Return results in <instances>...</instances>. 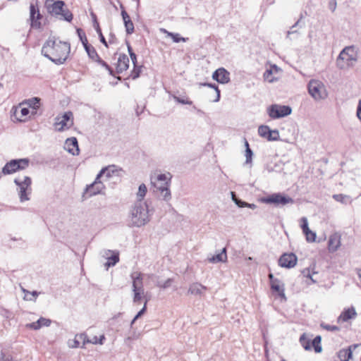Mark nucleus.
Returning <instances> with one entry per match:
<instances>
[{
	"label": "nucleus",
	"instance_id": "obj_64",
	"mask_svg": "<svg viewBox=\"0 0 361 361\" xmlns=\"http://www.w3.org/2000/svg\"><path fill=\"white\" fill-rule=\"evenodd\" d=\"M272 71L271 70H267L264 73V78H268L269 75H271Z\"/></svg>",
	"mask_w": 361,
	"mask_h": 361
},
{
	"label": "nucleus",
	"instance_id": "obj_48",
	"mask_svg": "<svg viewBox=\"0 0 361 361\" xmlns=\"http://www.w3.org/2000/svg\"><path fill=\"white\" fill-rule=\"evenodd\" d=\"M173 39L174 42H186L187 39L182 37L178 33H169V34Z\"/></svg>",
	"mask_w": 361,
	"mask_h": 361
},
{
	"label": "nucleus",
	"instance_id": "obj_56",
	"mask_svg": "<svg viewBox=\"0 0 361 361\" xmlns=\"http://www.w3.org/2000/svg\"><path fill=\"white\" fill-rule=\"evenodd\" d=\"M29 294L32 295L35 298H34V299H32V298H27V296L25 295V296L24 297V299H25V300H35L36 298L39 295V293H38L37 291H36V290H34V291H32V292H30V293H29Z\"/></svg>",
	"mask_w": 361,
	"mask_h": 361
},
{
	"label": "nucleus",
	"instance_id": "obj_1",
	"mask_svg": "<svg viewBox=\"0 0 361 361\" xmlns=\"http://www.w3.org/2000/svg\"><path fill=\"white\" fill-rule=\"evenodd\" d=\"M71 45L68 42H62L54 37H49L42 48V54L55 64L61 65L68 59Z\"/></svg>",
	"mask_w": 361,
	"mask_h": 361
},
{
	"label": "nucleus",
	"instance_id": "obj_2",
	"mask_svg": "<svg viewBox=\"0 0 361 361\" xmlns=\"http://www.w3.org/2000/svg\"><path fill=\"white\" fill-rule=\"evenodd\" d=\"M129 226L141 227L150 221L148 206L145 202L137 201L129 213Z\"/></svg>",
	"mask_w": 361,
	"mask_h": 361
},
{
	"label": "nucleus",
	"instance_id": "obj_22",
	"mask_svg": "<svg viewBox=\"0 0 361 361\" xmlns=\"http://www.w3.org/2000/svg\"><path fill=\"white\" fill-rule=\"evenodd\" d=\"M129 67V59L125 54H121L116 63V72L121 73L126 71Z\"/></svg>",
	"mask_w": 361,
	"mask_h": 361
},
{
	"label": "nucleus",
	"instance_id": "obj_49",
	"mask_svg": "<svg viewBox=\"0 0 361 361\" xmlns=\"http://www.w3.org/2000/svg\"><path fill=\"white\" fill-rule=\"evenodd\" d=\"M68 346L71 348H76L79 347V341L75 336L74 339H69L67 342Z\"/></svg>",
	"mask_w": 361,
	"mask_h": 361
},
{
	"label": "nucleus",
	"instance_id": "obj_16",
	"mask_svg": "<svg viewBox=\"0 0 361 361\" xmlns=\"http://www.w3.org/2000/svg\"><path fill=\"white\" fill-rule=\"evenodd\" d=\"M212 78L219 83L226 84L230 81V73L225 68H220L214 72Z\"/></svg>",
	"mask_w": 361,
	"mask_h": 361
},
{
	"label": "nucleus",
	"instance_id": "obj_52",
	"mask_svg": "<svg viewBox=\"0 0 361 361\" xmlns=\"http://www.w3.org/2000/svg\"><path fill=\"white\" fill-rule=\"evenodd\" d=\"M114 251L115 250H104L101 252V255L104 258L108 259Z\"/></svg>",
	"mask_w": 361,
	"mask_h": 361
},
{
	"label": "nucleus",
	"instance_id": "obj_53",
	"mask_svg": "<svg viewBox=\"0 0 361 361\" xmlns=\"http://www.w3.org/2000/svg\"><path fill=\"white\" fill-rule=\"evenodd\" d=\"M328 6H329V8L332 12H334L336 8V6H337L336 1V0H331V1H329Z\"/></svg>",
	"mask_w": 361,
	"mask_h": 361
},
{
	"label": "nucleus",
	"instance_id": "obj_58",
	"mask_svg": "<svg viewBox=\"0 0 361 361\" xmlns=\"http://www.w3.org/2000/svg\"><path fill=\"white\" fill-rule=\"evenodd\" d=\"M99 39H100V42L106 47H108V44H107V42L104 38V37L103 36L102 33H100V35H99Z\"/></svg>",
	"mask_w": 361,
	"mask_h": 361
},
{
	"label": "nucleus",
	"instance_id": "obj_9",
	"mask_svg": "<svg viewBox=\"0 0 361 361\" xmlns=\"http://www.w3.org/2000/svg\"><path fill=\"white\" fill-rule=\"evenodd\" d=\"M73 126V115L71 111H66L62 116L55 118L54 126L58 131H63Z\"/></svg>",
	"mask_w": 361,
	"mask_h": 361
},
{
	"label": "nucleus",
	"instance_id": "obj_36",
	"mask_svg": "<svg viewBox=\"0 0 361 361\" xmlns=\"http://www.w3.org/2000/svg\"><path fill=\"white\" fill-rule=\"evenodd\" d=\"M269 141H277L280 139L279 132L278 130H270L267 138Z\"/></svg>",
	"mask_w": 361,
	"mask_h": 361
},
{
	"label": "nucleus",
	"instance_id": "obj_31",
	"mask_svg": "<svg viewBox=\"0 0 361 361\" xmlns=\"http://www.w3.org/2000/svg\"><path fill=\"white\" fill-rule=\"evenodd\" d=\"M300 343L306 350L312 349L311 341L308 338L305 334H303L300 338Z\"/></svg>",
	"mask_w": 361,
	"mask_h": 361
},
{
	"label": "nucleus",
	"instance_id": "obj_21",
	"mask_svg": "<svg viewBox=\"0 0 361 361\" xmlns=\"http://www.w3.org/2000/svg\"><path fill=\"white\" fill-rule=\"evenodd\" d=\"M121 8V16L126 27V31L128 35H131L134 32V25L128 13L126 11L123 6L120 5Z\"/></svg>",
	"mask_w": 361,
	"mask_h": 361
},
{
	"label": "nucleus",
	"instance_id": "obj_30",
	"mask_svg": "<svg viewBox=\"0 0 361 361\" xmlns=\"http://www.w3.org/2000/svg\"><path fill=\"white\" fill-rule=\"evenodd\" d=\"M86 52L87 53L89 57L92 59L94 61H97L99 56L97 54V52L96 51L95 49L90 44H85L84 47Z\"/></svg>",
	"mask_w": 361,
	"mask_h": 361
},
{
	"label": "nucleus",
	"instance_id": "obj_32",
	"mask_svg": "<svg viewBox=\"0 0 361 361\" xmlns=\"http://www.w3.org/2000/svg\"><path fill=\"white\" fill-rule=\"evenodd\" d=\"M321 341L322 337L320 336H317L311 342V345L314 348L316 353H321L322 351Z\"/></svg>",
	"mask_w": 361,
	"mask_h": 361
},
{
	"label": "nucleus",
	"instance_id": "obj_25",
	"mask_svg": "<svg viewBox=\"0 0 361 361\" xmlns=\"http://www.w3.org/2000/svg\"><path fill=\"white\" fill-rule=\"evenodd\" d=\"M130 277L133 280V288L144 289L142 273L134 271L131 274Z\"/></svg>",
	"mask_w": 361,
	"mask_h": 361
},
{
	"label": "nucleus",
	"instance_id": "obj_8",
	"mask_svg": "<svg viewBox=\"0 0 361 361\" xmlns=\"http://www.w3.org/2000/svg\"><path fill=\"white\" fill-rule=\"evenodd\" d=\"M307 87L310 94L316 100L324 99L327 96L324 84L318 80H311Z\"/></svg>",
	"mask_w": 361,
	"mask_h": 361
},
{
	"label": "nucleus",
	"instance_id": "obj_28",
	"mask_svg": "<svg viewBox=\"0 0 361 361\" xmlns=\"http://www.w3.org/2000/svg\"><path fill=\"white\" fill-rule=\"evenodd\" d=\"M50 324V319L40 317L37 322L28 324V326L32 329L37 330L42 326H49Z\"/></svg>",
	"mask_w": 361,
	"mask_h": 361
},
{
	"label": "nucleus",
	"instance_id": "obj_34",
	"mask_svg": "<svg viewBox=\"0 0 361 361\" xmlns=\"http://www.w3.org/2000/svg\"><path fill=\"white\" fill-rule=\"evenodd\" d=\"M39 101L40 99L38 97H33L32 99H27L25 103L27 104L29 107L36 110L39 106Z\"/></svg>",
	"mask_w": 361,
	"mask_h": 361
},
{
	"label": "nucleus",
	"instance_id": "obj_39",
	"mask_svg": "<svg viewBox=\"0 0 361 361\" xmlns=\"http://www.w3.org/2000/svg\"><path fill=\"white\" fill-rule=\"evenodd\" d=\"M270 130L267 126H260L258 128V133L261 137L267 138Z\"/></svg>",
	"mask_w": 361,
	"mask_h": 361
},
{
	"label": "nucleus",
	"instance_id": "obj_46",
	"mask_svg": "<svg viewBox=\"0 0 361 361\" xmlns=\"http://www.w3.org/2000/svg\"><path fill=\"white\" fill-rule=\"evenodd\" d=\"M245 156L246 159L245 164H251L253 156V152L250 147H247V149H245Z\"/></svg>",
	"mask_w": 361,
	"mask_h": 361
},
{
	"label": "nucleus",
	"instance_id": "obj_59",
	"mask_svg": "<svg viewBox=\"0 0 361 361\" xmlns=\"http://www.w3.org/2000/svg\"><path fill=\"white\" fill-rule=\"evenodd\" d=\"M76 338L79 341V342L82 341L83 338H85V334H78L75 335Z\"/></svg>",
	"mask_w": 361,
	"mask_h": 361
},
{
	"label": "nucleus",
	"instance_id": "obj_47",
	"mask_svg": "<svg viewBox=\"0 0 361 361\" xmlns=\"http://www.w3.org/2000/svg\"><path fill=\"white\" fill-rule=\"evenodd\" d=\"M96 61L99 64H100L102 66L104 67L109 71V73L111 75H114L113 69L104 61L101 59L100 57Z\"/></svg>",
	"mask_w": 361,
	"mask_h": 361
},
{
	"label": "nucleus",
	"instance_id": "obj_54",
	"mask_svg": "<svg viewBox=\"0 0 361 361\" xmlns=\"http://www.w3.org/2000/svg\"><path fill=\"white\" fill-rule=\"evenodd\" d=\"M30 113V111L28 109V108H22L20 109V114H21V116H20V118H19L20 121H23V118L27 116Z\"/></svg>",
	"mask_w": 361,
	"mask_h": 361
},
{
	"label": "nucleus",
	"instance_id": "obj_44",
	"mask_svg": "<svg viewBox=\"0 0 361 361\" xmlns=\"http://www.w3.org/2000/svg\"><path fill=\"white\" fill-rule=\"evenodd\" d=\"M231 197L233 201L239 207H245L247 205V202L242 201L241 200L236 197L234 192H231Z\"/></svg>",
	"mask_w": 361,
	"mask_h": 361
},
{
	"label": "nucleus",
	"instance_id": "obj_14",
	"mask_svg": "<svg viewBox=\"0 0 361 361\" xmlns=\"http://www.w3.org/2000/svg\"><path fill=\"white\" fill-rule=\"evenodd\" d=\"M297 261V256L294 253H284L280 257L279 264L281 267L290 269L296 265Z\"/></svg>",
	"mask_w": 361,
	"mask_h": 361
},
{
	"label": "nucleus",
	"instance_id": "obj_15",
	"mask_svg": "<svg viewBox=\"0 0 361 361\" xmlns=\"http://www.w3.org/2000/svg\"><path fill=\"white\" fill-rule=\"evenodd\" d=\"M300 227L302 230L303 233L305 235L306 240L308 243H313L316 240V233L313 232L309 228L308 221L306 217H302L300 219Z\"/></svg>",
	"mask_w": 361,
	"mask_h": 361
},
{
	"label": "nucleus",
	"instance_id": "obj_13",
	"mask_svg": "<svg viewBox=\"0 0 361 361\" xmlns=\"http://www.w3.org/2000/svg\"><path fill=\"white\" fill-rule=\"evenodd\" d=\"M42 16L40 14L37 5H35L33 3L30 4V20L31 21V27L35 29H39L41 27L40 20Z\"/></svg>",
	"mask_w": 361,
	"mask_h": 361
},
{
	"label": "nucleus",
	"instance_id": "obj_29",
	"mask_svg": "<svg viewBox=\"0 0 361 361\" xmlns=\"http://www.w3.org/2000/svg\"><path fill=\"white\" fill-rule=\"evenodd\" d=\"M107 262L104 264L106 269L115 266L119 262V252L115 250L111 256L106 259Z\"/></svg>",
	"mask_w": 361,
	"mask_h": 361
},
{
	"label": "nucleus",
	"instance_id": "obj_11",
	"mask_svg": "<svg viewBox=\"0 0 361 361\" xmlns=\"http://www.w3.org/2000/svg\"><path fill=\"white\" fill-rule=\"evenodd\" d=\"M100 178L98 176H97L94 181L87 185L82 193V198L87 199L88 197H92L94 195L100 194L103 190L105 189V185L100 180Z\"/></svg>",
	"mask_w": 361,
	"mask_h": 361
},
{
	"label": "nucleus",
	"instance_id": "obj_4",
	"mask_svg": "<svg viewBox=\"0 0 361 361\" xmlns=\"http://www.w3.org/2000/svg\"><path fill=\"white\" fill-rule=\"evenodd\" d=\"M171 179V175L170 173L167 174H154L150 176L152 185L161 192L163 199L166 201L169 200L171 197L169 190Z\"/></svg>",
	"mask_w": 361,
	"mask_h": 361
},
{
	"label": "nucleus",
	"instance_id": "obj_55",
	"mask_svg": "<svg viewBox=\"0 0 361 361\" xmlns=\"http://www.w3.org/2000/svg\"><path fill=\"white\" fill-rule=\"evenodd\" d=\"M92 16L94 18V27L96 29V31L98 33V35H100V33H102V30H101V29L99 27V23H97V21L96 20V16L93 13H92Z\"/></svg>",
	"mask_w": 361,
	"mask_h": 361
},
{
	"label": "nucleus",
	"instance_id": "obj_50",
	"mask_svg": "<svg viewBox=\"0 0 361 361\" xmlns=\"http://www.w3.org/2000/svg\"><path fill=\"white\" fill-rule=\"evenodd\" d=\"M172 282H173L172 279H168L163 283L159 282L157 283V286L161 288L166 289V288H169L171 286Z\"/></svg>",
	"mask_w": 361,
	"mask_h": 361
},
{
	"label": "nucleus",
	"instance_id": "obj_23",
	"mask_svg": "<svg viewBox=\"0 0 361 361\" xmlns=\"http://www.w3.org/2000/svg\"><path fill=\"white\" fill-rule=\"evenodd\" d=\"M207 289V287L202 284L195 282L189 286L188 293L194 295L202 296L204 295V291Z\"/></svg>",
	"mask_w": 361,
	"mask_h": 361
},
{
	"label": "nucleus",
	"instance_id": "obj_10",
	"mask_svg": "<svg viewBox=\"0 0 361 361\" xmlns=\"http://www.w3.org/2000/svg\"><path fill=\"white\" fill-rule=\"evenodd\" d=\"M292 109L289 106L272 104L267 108V113L270 118L277 119L290 115Z\"/></svg>",
	"mask_w": 361,
	"mask_h": 361
},
{
	"label": "nucleus",
	"instance_id": "obj_20",
	"mask_svg": "<svg viewBox=\"0 0 361 361\" xmlns=\"http://www.w3.org/2000/svg\"><path fill=\"white\" fill-rule=\"evenodd\" d=\"M64 148L73 155H78L80 152L78 140L74 137L68 138L66 140Z\"/></svg>",
	"mask_w": 361,
	"mask_h": 361
},
{
	"label": "nucleus",
	"instance_id": "obj_61",
	"mask_svg": "<svg viewBox=\"0 0 361 361\" xmlns=\"http://www.w3.org/2000/svg\"><path fill=\"white\" fill-rule=\"evenodd\" d=\"M82 344L83 345L82 346V348H84V345L87 343H90V338H87V335L85 334V338H83L82 339Z\"/></svg>",
	"mask_w": 361,
	"mask_h": 361
},
{
	"label": "nucleus",
	"instance_id": "obj_12",
	"mask_svg": "<svg viewBox=\"0 0 361 361\" xmlns=\"http://www.w3.org/2000/svg\"><path fill=\"white\" fill-rule=\"evenodd\" d=\"M262 202L266 204H274L276 206L285 205L293 203V200L281 193H273L267 197H263Z\"/></svg>",
	"mask_w": 361,
	"mask_h": 361
},
{
	"label": "nucleus",
	"instance_id": "obj_57",
	"mask_svg": "<svg viewBox=\"0 0 361 361\" xmlns=\"http://www.w3.org/2000/svg\"><path fill=\"white\" fill-rule=\"evenodd\" d=\"M130 59H131V61L133 63L134 66L137 65V56H136V54L135 53H132L131 54H130Z\"/></svg>",
	"mask_w": 361,
	"mask_h": 361
},
{
	"label": "nucleus",
	"instance_id": "obj_62",
	"mask_svg": "<svg viewBox=\"0 0 361 361\" xmlns=\"http://www.w3.org/2000/svg\"><path fill=\"white\" fill-rule=\"evenodd\" d=\"M245 207H249L250 209H255L257 207V206L255 204H250L247 202V205H245Z\"/></svg>",
	"mask_w": 361,
	"mask_h": 361
},
{
	"label": "nucleus",
	"instance_id": "obj_24",
	"mask_svg": "<svg viewBox=\"0 0 361 361\" xmlns=\"http://www.w3.org/2000/svg\"><path fill=\"white\" fill-rule=\"evenodd\" d=\"M356 316L357 312L355 311V309L353 307H352L342 312L340 316L338 317L337 321L338 322H345L350 319L355 318Z\"/></svg>",
	"mask_w": 361,
	"mask_h": 361
},
{
	"label": "nucleus",
	"instance_id": "obj_60",
	"mask_svg": "<svg viewBox=\"0 0 361 361\" xmlns=\"http://www.w3.org/2000/svg\"><path fill=\"white\" fill-rule=\"evenodd\" d=\"M90 343L97 344L98 338L97 336H94L92 339H90Z\"/></svg>",
	"mask_w": 361,
	"mask_h": 361
},
{
	"label": "nucleus",
	"instance_id": "obj_26",
	"mask_svg": "<svg viewBox=\"0 0 361 361\" xmlns=\"http://www.w3.org/2000/svg\"><path fill=\"white\" fill-rule=\"evenodd\" d=\"M271 288L273 291H275L278 295L286 300V295L284 293V285L280 280H274L271 283Z\"/></svg>",
	"mask_w": 361,
	"mask_h": 361
},
{
	"label": "nucleus",
	"instance_id": "obj_51",
	"mask_svg": "<svg viewBox=\"0 0 361 361\" xmlns=\"http://www.w3.org/2000/svg\"><path fill=\"white\" fill-rule=\"evenodd\" d=\"M147 300H145V303H144V306L142 308V310H140L137 314L135 315V317H134V320H137V319H139L142 314H144V313L146 311V309H147Z\"/></svg>",
	"mask_w": 361,
	"mask_h": 361
},
{
	"label": "nucleus",
	"instance_id": "obj_38",
	"mask_svg": "<svg viewBox=\"0 0 361 361\" xmlns=\"http://www.w3.org/2000/svg\"><path fill=\"white\" fill-rule=\"evenodd\" d=\"M302 274L305 277L310 279L312 283H316V281L313 279L312 275L314 274H317V272L314 271L313 269H305L302 271Z\"/></svg>",
	"mask_w": 361,
	"mask_h": 361
},
{
	"label": "nucleus",
	"instance_id": "obj_40",
	"mask_svg": "<svg viewBox=\"0 0 361 361\" xmlns=\"http://www.w3.org/2000/svg\"><path fill=\"white\" fill-rule=\"evenodd\" d=\"M173 99L176 102L182 104H190V105L192 104V102L191 100H190L187 97H180L174 95Z\"/></svg>",
	"mask_w": 361,
	"mask_h": 361
},
{
	"label": "nucleus",
	"instance_id": "obj_63",
	"mask_svg": "<svg viewBox=\"0 0 361 361\" xmlns=\"http://www.w3.org/2000/svg\"><path fill=\"white\" fill-rule=\"evenodd\" d=\"M127 47H128V51L129 53V55L131 54L132 53H134L131 46L130 45V44L128 42H127Z\"/></svg>",
	"mask_w": 361,
	"mask_h": 361
},
{
	"label": "nucleus",
	"instance_id": "obj_6",
	"mask_svg": "<svg viewBox=\"0 0 361 361\" xmlns=\"http://www.w3.org/2000/svg\"><path fill=\"white\" fill-rule=\"evenodd\" d=\"M14 183L18 187V191L20 202H25L30 200L29 195L31 193L32 188L31 178L28 176H24L23 179L15 178Z\"/></svg>",
	"mask_w": 361,
	"mask_h": 361
},
{
	"label": "nucleus",
	"instance_id": "obj_43",
	"mask_svg": "<svg viewBox=\"0 0 361 361\" xmlns=\"http://www.w3.org/2000/svg\"><path fill=\"white\" fill-rule=\"evenodd\" d=\"M77 33L78 35V37L82 42L83 46L85 47V44H88V42L87 39V37L85 36V33L83 32V30L80 28L77 29Z\"/></svg>",
	"mask_w": 361,
	"mask_h": 361
},
{
	"label": "nucleus",
	"instance_id": "obj_33",
	"mask_svg": "<svg viewBox=\"0 0 361 361\" xmlns=\"http://www.w3.org/2000/svg\"><path fill=\"white\" fill-rule=\"evenodd\" d=\"M133 302L138 303L144 295V289L133 288Z\"/></svg>",
	"mask_w": 361,
	"mask_h": 361
},
{
	"label": "nucleus",
	"instance_id": "obj_5",
	"mask_svg": "<svg viewBox=\"0 0 361 361\" xmlns=\"http://www.w3.org/2000/svg\"><path fill=\"white\" fill-rule=\"evenodd\" d=\"M48 13L61 20L71 22L73 19V14L66 6L64 1L59 0L52 4H47Z\"/></svg>",
	"mask_w": 361,
	"mask_h": 361
},
{
	"label": "nucleus",
	"instance_id": "obj_45",
	"mask_svg": "<svg viewBox=\"0 0 361 361\" xmlns=\"http://www.w3.org/2000/svg\"><path fill=\"white\" fill-rule=\"evenodd\" d=\"M201 85H203V86H207V87H209L211 88H214L216 92V98L214 99V102H219V99H220V90H219L218 87L216 85H213V84H211V83H203V84H201Z\"/></svg>",
	"mask_w": 361,
	"mask_h": 361
},
{
	"label": "nucleus",
	"instance_id": "obj_42",
	"mask_svg": "<svg viewBox=\"0 0 361 361\" xmlns=\"http://www.w3.org/2000/svg\"><path fill=\"white\" fill-rule=\"evenodd\" d=\"M142 66H134L133 70L131 71L130 77L132 79H137L140 74Z\"/></svg>",
	"mask_w": 361,
	"mask_h": 361
},
{
	"label": "nucleus",
	"instance_id": "obj_35",
	"mask_svg": "<svg viewBox=\"0 0 361 361\" xmlns=\"http://www.w3.org/2000/svg\"><path fill=\"white\" fill-rule=\"evenodd\" d=\"M147 190V187L144 183H142L141 185H140L138 191L137 192V199H138L137 201L142 202V200H143L144 197L145 196Z\"/></svg>",
	"mask_w": 361,
	"mask_h": 361
},
{
	"label": "nucleus",
	"instance_id": "obj_27",
	"mask_svg": "<svg viewBox=\"0 0 361 361\" xmlns=\"http://www.w3.org/2000/svg\"><path fill=\"white\" fill-rule=\"evenodd\" d=\"M227 260L226 248L224 247L220 253L208 258L211 263L226 262Z\"/></svg>",
	"mask_w": 361,
	"mask_h": 361
},
{
	"label": "nucleus",
	"instance_id": "obj_3",
	"mask_svg": "<svg viewBox=\"0 0 361 361\" xmlns=\"http://www.w3.org/2000/svg\"><path fill=\"white\" fill-rule=\"evenodd\" d=\"M358 59L357 49L355 46L345 47L336 59V66L340 70H345L355 66Z\"/></svg>",
	"mask_w": 361,
	"mask_h": 361
},
{
	"label": "nucleus",
	"instance_id": "obj_18",
	"mask_svg": "<svg viewBox=\"0 0 361 361\" xmlns=\"http://www.w3.org/2000/svg\"><path fill=\"white\" fill-rule=\"evenodd\" d=\"M121 171V169H118L116 165H109L102 169L97 176L101 178L104 175L106 179L108 180L114 176H118V173Z\"/></svg>",
	"mask_w": 361,
	"mask_h": 361
},
{
	"label": "nucleus",
	"instance_id": "obj_41",
	"mask_svg": "<svg viewBox=\"0 0 361 361\" xmlns=\"http://www.w3.org/2000/svg\"><path fill=\"white\" fill-rule=\"evenodd\" d=\"M320 326L322 329H324L326 331H338L340 330V328L337 326L327 324L324 322L321 323Z\"/></svg>",
	"mask_w": 361,
	"mask_h": 361
},
{
	"label": "nucleus",
	"instance_id": "obj_7",
	"mask_svg": "<svg viewBox=\"0 0 361 361\" xmlns=\"http://www.w3.org/2000/svg\"><path fill=\"white\" fill-rule=\"evenodd\" d=\"M30 160L27 158L12 159L7 162L2 169L5 175L11 174L17 171L25 169L29 166Z\"/></svg>",
	"mask_w": 361,
	"mask_h": 361
},
{
	"label": "nucleus",
	"instance_id": "obj_17",
	"mask_svg": "<svg viewBox=\"0 0 361 361\" xmlns=\"http://www.w3.org/2000/svg\"><path fill=\"white\" fill-rule=\"evenodd\" d=\"M357 345H353L346 349H341L337 354V360L335 361H350L353 357V350L357 348Z\"/></svg>",
	"mask_w": 361,
	"mask_h": 361
},
{
	"label": "nucleus",
	"instance_id": "obj_19",
	"mask_svg": "<svg viewBox=\"0 0 361 361\" xmlns=\"http://www.w3.org/2000/svg\"><path fill=\"white\" fill-rule=\"evenodd\" d=\"M341 235L338 233H334L329 236L328 242V250L331 252H336L341 246Z\"/></svg>",
	"mask_w": 361,
	"mask_h": 361
},
{
	"label": "nucleus",
	"instance_id": "obj_37",
	"mask_svg": "<svg viewBox=\"0 0 361 361\" xmlns=\"http://www.w3.org/2000/svg\"><path fill=\"white\" fill-rule=\"evenodd\" d=\"M333 198L339 202L346 204L350 200V197L343 194H336L333 195Z\"/></svg>",
	"mask_w": 361,
	"mask_h": 361
}]
</instances>
